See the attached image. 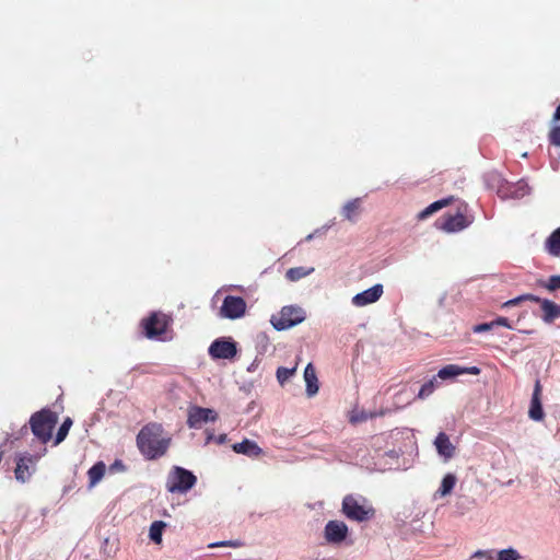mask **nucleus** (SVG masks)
<instances>
[{"mask_svg": "<svg viewBox=\"0 0 560 560\" xmlns=\"http://www.w3.org/2000/svg\"><path fill=\"white\" fill-rule=\"evenodd\" d=\"M456 481H457V478H456V476L454 474H446L443 477L441 486H440V488L438 490L439 494L441 497L448 495L453 491V489H454V487L456 485Z\"/></svg>", "mask_w": 560, "mask_h": 560, "instance_id": "24", "label": "nucleus"}, {"mask_svg": "<svg viewBox=\"0 0 560 560\" xmlns=\"http://www.w3.org/2000/svg\"><path fill=\"white\" fill-rule=\"evenodd\" d=\"M434 445L439 455L444 457L445 460L451 459L455 454V446L450 441V438L446 433L440 432L435 438Z\"/></svg>", "mask_w": 560, "mask_h": 560, "instance_id": "17", "label": "nucleus"}, {"mask_svg": "<svg viewBox=\"0 0 560 560\" xmlns=\"http://www.w3.org/2000/svg\"><path fill=\"white\" fill-rule=\"evenodd\" d=\"M246 302L241 296L228 295L224 298L220 314L224 318L236 319L244 316Z\"/></svg>", "mask_w": 560, "mask_h": 560, "instance_id": "9", "label": "nucleus"}, {"mask_svg": "<svg viewBox=\"0 0 560 560\" xmlns=\"http://www.w3.org/2000/svg\"><path fill=\"white\" fill-rule=\"evenodd\" d=\"M341 512L348 520L358 523L368 522L375 516V510L368 500L353 494L343 498Z\"/></svg>", "mask_w": 560, "mask_h": 560, "instance_id": "2", "label": "nucleus"}, {"mask_svg": "<svg viewBox=\"0 0 560 560\" xmlns=\"http://www.w3.org/2000/svg\"><path fill=\"white\" fill-rule=\"evenodd\" d=\"M494 327L493 320L490 323H482L474 326L472 331L474 332H485Z\"/></svg>", "mask_w": 560, "mask_h": 560, "instance_id": "35", "label": "nucleus"}, {"mask_svg": "<svg viewBox=\"0 0 560 560\" xmlns=\"http://www.w3.org/2000/svg\"><path fill=\"white\" fill-rule=\"evenodd\" d=\"M137 447L148 460L163 457L171 444L172 436L165 432L163 425L158 422H149L137 434Z\"/></svg>", "mask_w": 560, "mask_h": 560, "instance_id": "1", "label": "nucleus"}, {"mask_svg": "<svg viewBox=\"0 0 560 560\" xmlns=\"http://www.w3.org/2000/svg\"><path fill=\"white\" fill-rule=\"evenodd\" d=\"M166 527V524L163 521H155L151 524L150 530H149V537L152 541L155 544L162 542V533L163 529Z\"/></svg>", "mask_w": 560, "mask_h": 560, "instance_id": "26", "label": "nucleus"}, {"mask_svg": "<svg viewBox=\"0 0 560 560\" xmlns=\"http://www.w3.org/2000/svg\"><path fill=\"white\" fill-rule=\"evenodd\" d=\"M384 293L383 284L377 283L363 292L355 294L351 302L357 307H363L369 304L375 303L381 299Z\"/></svg>", "mask_w": 560, "mask_h": 560, "instance_id": "13", "label": "nucleus"}, {"mask_svg": "<svg viewBox=\"0 0 560 560\" xmlns=\"http://www.w3.org/2000/svg\"><path fill=\"white\" fill-rule=\"evenodd\" d=\"M208 352L212 359H233L237 353L236 342L218 338L210 345Z\"/></svg>", "mask_w": 560, "mask_h": 560, "instance_id": "10", "label": "nucleus"}, {"mask_svg": "<svg viewBox=\"0 0 560 560\" xmlns=\"http://www.w3.org/2000/svg\"><path fill=\"white\" fill-rule=\"evenodd\" d=\"M218 413L210 408H203L199 406H191L188 409L187 425L190 429H198L202 423L208 421H215Z\"/></svg>", "mask_w": 560, "mask_h": 560, "instance_id": "11", "label": "nucleus"}, {"mask_svg": "<svg viewBox=\"0 0 560 560\" xmlns=\"http://www.w3.org/2000/svg\"><path fill=\"white\" fill-rule=\"evenodd\" d=\"M548 140L550 144L560 147V126H555L550 129L548 133Z\"/></svg>", "mask_w": 560, "mask_h": 560, "instance_id": "32", "label": "nucleus"}, {"mask_svg": "<svg viewBox=\"0 0 560 560\" xmlns=\"http://www.w3.org/2000/svg\"><path fill=\"white\" fill-rule=\"evenodd\" d=\"M374 413H368L364 410L353 411L349 418V421L353 424L366 421L369 418H373Z\"/></svg>", "mask_w": 560, "mask_h": 560, "instance_id": "30", "label": "nucleus"}, {"mask_svg": "<svg viewBox=\"0 0 560 560\" xmlns=\"http://www.w3.org/2000/svg\"><path fill=\"white\" fill-rule=\"evenodd\" d=\"M493 324L494 326H503V327H506L509 329H512V325L510 324L509 319L506 317H498L497 319L493 320Z\"/></svg>", "mask_w": 560, "mask_h": 560, "instance_id": "36", "label": "nucleus"}, {"mask_svg": "<svg viewBox=\"0 0 560 560\" xmlns=\"http://www.w3.org/2000/svg\"><path fill=\"white\" fill-rule=\"evenodd\" d=\"M233 451L238 454H244L249 457H258L262 454V450L254 441L245 439L241 443L233 445Z\"/></svg>", "mask_w": 560, "mask_h": 560, "instance_id": "18", "label": "nucleus"}, {"mask_svg": "<svg viewBox=\"0 0 560 560\" xmlns=\"http://www.w3.org/2000/svg\"><path fill=\"white\" fill-rule=\"evenodd\" d=\"M106 471V466L103 462H97L88 471L90 487H94L98 481L102 480Z\"/></svg>", "mask_w": 560, "mask_h": 560, "instance_id": "23", "label": "nucleus"}, {"mask_svg": "<svg viewBox=\"0 0 560 560\" xmlns=\"http://www.w3.org/2000/svg\"><path fill=\"white\" fill-rule=\"evenodd\" d=\"M453 201V197L444 198L438 201H434L430 206H428L425 209H423L419 214V220H424L428 217L432 215L434 212L441 210L442 208L448 206Z\"/></svg>", "mask_w": 560, "mask_h": 560, "instance_id": "21", "label": "nucleus"}, {"mask_svg": "<svg viewBox=\"0 0 560 560\" xmlns=\"http://www.w3.org/2000/svg\"><path fill=\"white\" fill-rule=\"evenodd\" d=\"M72 425V420L70 418H67L62 424L59 427L56 439H55V445L61 443L66 436L68 435V432Z\"/></svg>", "mask_w": 560, "mask_h": 560, "instance_id": "27", "label": "nucleus"}, {"mask_svg": "<svg viewBox=\"0 0 560 560\" xmlns=\"http://www.w3.org/2000/svg\"><path fill=\"white\" fill-rule=\"evenodd\" d=\"M58 422L56 412L44 408L31 416L30 427L33 434L43 443L51 439L52 429Z\"/></svg>", "mask_w": 560, "mask_h": 560, "instance_id": "3", "label": "nucleus"}, {"mask_svg": "<svg viewBox=\"0 0 560 560\" xmlns=\"http://www.w3.org/2000/svg\"><path fill=\"white\" fill-rule=\"evenodd\" d=\"M243 546H244V544L241 540H223V541L210 544L209 548H218V547L240 548Z\"/></svg>", "mask_w": 560, "mask_h": 560, "instance_id": "33", "label": "nucleus"}, {"mask_svg": "<svg viewBox=\"0 0 560 560\" xmlns=\"http://www.w3.org/2000/svg\"><path fill=\"white\" fill-rule=\"evenodd\" d=\"M306 318L305 311L298 305L283 306L280 312L273 314L270 323L277 330H285L304 322Z\"/></svg>", "mask_w": 560, "mask_h": 560, "instance_id": "5", "label": "nucleus"}, {"mask_svg": "<svg viewBox=\"0 0 560 560\" xmlns=\"http://www.w3.org/2000/svg\"><path fill=\"white\" fill-rule=\"evenodd\" d=\"M360 213H361V199L360 198H354V199L348 201L342 207V210H341L342 217L350 222H355L358 217L360 215Z\"/></svg>", "mask_w": 560, "mask_h": 560, "instance_id": "20", "label": "nucleus"}, {"mask_svg": "<svg viewBox=\"0 0 560 560\" xmlns=\"http://www.w3.org/2000/svg\"><path fill=\"white\" fill-rule=\"evenodd\" d=\"M349 528L342 521H329L324 528V537L328 544L339 545L348 536Z\"/></svg>", "mask_w": 560, "mask_h": 560, "instance_id": "12", "label": "nucleus"}, {"mask_svg": "<svg viewBox=\"0 0 560 560\" xmlns=\"http://www.w3.org/2000/svg\"><path fill=\"white\" fill-rule=\"evenodd\" d=\"M436 388V381L435 378H432L430 381H428L427 383H424L419 393H418V398L419 399H424L427 397H429L431 394H433V392L435 390Z\"/></svg>", "mask_w": 560, "mask_h": 560, "instance_id": "28", "label": "nucleus"}, {"mask_svg": "<svg viewBox=\"0 0 560 560\" xmlns=\"http://www.w3.org/2000/svg\"><path fill=\"white\" fill-rule=\"evenodd\" d=\"M314 271V268L293 267L285 272V278L290 281H298Z\"/></svg>", "mask_w": 560, "mask_h": 560, "instance_id": "25", "label": "nucleus"}, {"mask_svg": "<svg viewBox=\"0 0 560 560\" xmlns=\"http://www.w3.org/2000/svg\"><path fill=\"white\" fill-rule=\"evenodd\" d=\"M226 440H228V436H226V434L223 433V434H220L219 436H217L214 439V442L217 444H224L226 442Z\"/></svg>", "mask_w": 560, "mask_h": 560, "instance_id": "37", "label": "nucleus"}, {"mask_svg": "<svg viewBox=\"0 0 560 560\" xmlns=\"http://www.w3.org/2000/svg\"><path fill=\"white\" fill-rule=\"evenodd\" d=\"M538 284L550 292L556 291L560 289V276H551L547 281H538Z\"/></svg>", "mask_w": 560, "mask_h": 560, "instance_id": "29", "label": "nucleus"}, {"mask_svg": "<svg viewBox=\"0 0 560 560\" xmlns=\"http://www.w3.org/2000/svg\"><path fill=\"white\" fill-rule=\"evenodd\" d=\"M304 380L306 383V393L310 397L318 392V380L316 371L312 363H308L304 370Z\"/></svg>", "mask_w": 560, "mask_h": 560, "instance_id": "19", "label": "nucleus"}, {"mask_svg": "<svg viewBox=\"0 0 560 560\" xmlns=\"http://www.w3.org/2000/svg\"><path fill=\"white\" fill-rule=\"evenodd\" d=\"M37 459L38 457L35 455L19 454L14 469L15 479L22 483L28 481L36 470Z\"/></svg>", "mask_w": 560, "mask_h": 560, "instance_id": "8", "label": "nucleus"}, {"mask_svg": "<svg viewBox=\"0 0 560 560\" xmlns=\"http://www.w3.org/2000/svg\"><path fill=\"white\" fill-rule=\"evenodd\" d=\"M197 482L196 476L179 466H174L167 477L166 489L171 493H185Z\"/></svg>", "mask_w": 560, "mask_h": 560, "instance_id": "6", "label": "nucleus"}, {"mask_svg": "<svg viewBox=\"0 0 560 560\" xmlns=\"http://www.w3.org/2000/svg\"><path fill=\"white\" fill-rule=\"evenodd\" d=\"M469 224L470 221L463 213L457 212L453 215H444L440 229L448 233H454L464 230Z\"/></svg>", "mask_w": 560, "mask_h": 560, "instance_id": "15", "label": "nucleus"}, {"mask_svg": "<svg viewBox=\"0 0 560 560\" xmlns=\"http://www.w3.org/2000/svg\"><path fill=\"white\" fill-rule=\"evenodd\" d=\"M541 392L542 386L540 384V381L536 380L528 410V417L534 421H542L545 418V412L541 404Z\"/></svg>", "mask_w": 560, "mask_h": 560, "instance_id": "14", "label": "nucleus"}, {"mask_svg": "<svg viewBox=\"0 0 560 560\" xmlns=\"http://www.w3.org/2000/svg\"><path fill=\"white\" fill-rule=\"evenodd\" d=\"M518 553L514 549H504L499 552L498 560H517Z\"/></svg>", "mask_w": 560, "mask_h": 560, "instance_id": "34", "label": "nucleus"}, {"mask_svg": "<svg viewBox=\"0 0 560 560\" xmlns=\"http://www.w3.org/2000/svg\"><path fill=\"white\" fill-rule=\"evenodd\" d=\"M215 438H217V436H214L212 433H209V434H208V436H207V441H206V443L208 444V443H210L211 441H214V439H215Z\"/></svg>", "mask_w": 560, "mask_h": 560, "instance_id": "39", "label": "nucleus"}, {"mask_svg": "<svg viewBox=\"0 0 560 560\" xmlns=\"http://www.w3.org/2000/svg\"><path fill=\"white\" fill-rule=\"evenodd\" d=\"M524 301H533V302L539 303L541 311H542L541 318L547 324H551L557 318L560 317V305L559 304H557L550 300H547V299H540V298H538L534 294H529V293L520 295L517 298H514L512 300L504 302L502 304V307L516 306L521 302H524Z\"/></svg>", "mask_w": 560, "mask_h": 560, "instance_id": "4", "label": "nucleus"}, {"mask_svg": "<svg viewBox=\"0 0 560 560\" xmlns=\"http://www.w3.org/2000/svg\"><path fill=\"white\" fill-rule=\"evenodd\" d=\"M171 323L172 318L168 315L162 312H152L141 320L140 326L148 339H160L167 331Z\"/></svg>", "mask_w": 560, "mask_h": 560, "instance_id": "7", "label": "nucleus"}, {"mask_svg": "<svg viewBox=\"0 0 560 560\" xmlns=\"http://www.w3.org/2000/svg\"><path fill=\"white\" fill-rule=\"evenodd\" d=\"M522 332H524V334H533L534 330H522Z\"/></svg>", "mask_w": 560, "mask_h": 560, "instance_id": "40", "label": "nucleus"}, {"mask_svg": "<svg viewBox=\"0 0 560 560\" xmlns=\"http://www.w3.org/2000/svg\"><path fill=\"white\" fill-rule=\"evenodd\" d=\"M559 120H560V104L557 106L556 112L553 113V116H552L553 122H557Z\"/></svg>", "mask_w": 560, "mask_h": 560, "instance_id": "38", "label": "nucleus"}, {"mask_svg": "<svg viewBox=\"0 0 560 560\" xmlns=\"http://www.w3.org/2000/svg\"><path fill=\"white\" fill-rule=\"evenodd\" d=\"M546 249L555 257L560 256V226L546 240Z\"/></svg>", "mask_w": 560, "mask_h": 560, "instance_id": "22", "label": "nucleus"}, {"mask_svg": "<svg viewBox=\"0 0 560 560\" xmlns=\"http://www.w3.org/2000/svg\"><path fill=\"white\" fill-rule=\"evenodd\" d=\"M481 370L478 366H459L457 364H447L438 372L441 380L453 378L463 374L479 375Z\"/></svg>", "mask_w": 560, "mask_h": 560, "instance_id": "16", "label": "nucleus"}, {"mask_svg": "<svg viewBox=\"0 0 560 560\" xmlns=\"http://www.w3.org/2000/svg\"><path fill=\"white\" fill-rule=\"evenodd\" d=\"M296 368L288 369L280 366L277 370V378L280 384H283L285 381H288L295 372Z\"/></svg>", "mask_w": 560, "mask_h": 560, "instance_id": "31", "label": "nucleus"}]
</instances>
